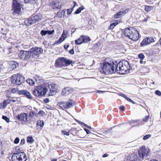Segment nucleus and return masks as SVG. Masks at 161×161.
<instances>
[{
	"mask_svg": "<svg viewBox=\"0 0 161 161\" xmlns=\"http://www.w3.org/2000/svg\"><path fill=\"white\" fill-rule=\"evenodd\" d=\"M31 56L34 58H36L37 55L41 54L43 53V50L41 48L36 47L30 49Z\"/></svg>",
	"mask_w": 161,
	"mask_h": 161,
	"instance_id": "nucleus-9",
	"label": "nucleus"
},
{
	"mask_svg": "<svg viewBox=\"0 0 161 161\" xmlns=\"http://www.w3.org/2000/svg\"><path fill=\"white\" fill-rule=\"evenodd\" d=\"M9 103L8 100L4 101L3 103L1 104L0 108H4L6 107L8 104Z\"/></svg>",
	"mask_w": 161,
	"mask_h": 161,
	"instance_id": "nucleus-27",
	"label": "nucleus"
},
{
	"mask_svg": "<svg viewBox=\"0 0 161 161\" xmlns=\"http://www.w3.org/2000/svg\"><path fill=\"white\" fill-rule=\"evenodd\" d=\"M127 159L130 161H141V160L140 156L137 154L133 153L127 157Z\"/></svg>",
	"mask_w": 161,
	"mask_h": 161,
	"instance_id": "nucleus-13",
	"label": "nucleus"
},
{
	"mask_svg": "<svg viewBox=\"0 0 161 161\" xmlns=\"http://www.w3.org/2000/svg\"><path fill=\"white\" fill-rule=\"evenodd\" d=\"M155 93L156 95L158 96H161V92L158 90L156 91L155 92Z\"/></svg>",
	"mask_w": 161,
	"mask_h": 161,
	"instance_id": "nucleus-48",
	"label": "nucleus"
},
{
	"mask_svg": "<svg viewBox=\"0 0 161 161\" xmlns=\"http://www.w3.org/2000/svg\"><path fill=\"white\" fill-rule=\"evenodd\" d=\"M73 3H74V6L75 7L76 6H77V3L75 2V1H73Z\"/></svg>",
	"mask_w": 161,
	"mask_h": 161,
	"instance_id": "nucleus-64",
	"label": "nucleus"
},
{
	"mask_svg": "<svg viewBox=\"0 0 161 161\" xmlns=\"http://www.w3.org/2000/svg\"><path fill=\"white\" fill-rule=\"evenodd\" d=\"M105 91H98L97 92L98 93H103L104 92H105Z\"/></svg>",
	"mask_w": 161,
	"mask_h": 161,
	"instance_id": "nucleus-61",
	"label": "nucleus"
},
{
	"mask_svg": "<svg viewBox=\"0 0 161 161\" xmlns=\"http://www.w3.org/2000/svg\"><path fill=\"white\" fill-rule=\"evenodd\" d=\"M82 40L83 39H82V37L81 36H80V37L78 39L75 40V43L76 44H80L82 43H83Z\"/></svg>",
	"mask_w": 161,
	"mask_h": 161,
	"instance_id": "nucleus-29",
	"label": "nucleus"
},
{
	"mask_svg": "<svg viewBox=\"0 0 161 161\" xmlns=\"http://www.w3.org/2000/svg\"><path fill=\"white\" fill-rule=\"evenodd\" d=\"M64 57H61L57 59L55 63V66L57 67H61L65 66Z\"/></svg>",
	"mask_w": 161,
	"mask_h": 161,
	"instance_id": "nucleus-14",
	"label": "nucleus"
},
{
	"mask_svg": "<svg viewBox=\"0 0 161 161\" xmlns=\"http://www.w3.org/2000/svg\"><path fill=\"white\" fill-rule=\"evenodd\" d=\"M72 89L69 87H66L63 89L61 92V94L62 95H67L72 92Z\"/></svg>",
	"mask_w": 161,
	"mask_h": 161,
	"instance_id": "nucleus-18",
	"label": "nucleus"
},
{
	"mask_svg": "<svg viewBox=\"0 0 161 161\" xmlns=\"http://www.w3.org/2000/svg\"><path fill=\"white\" fill-rule=\"evenodd\" d=\"M153 7L150 6H147L145 7V10L147 12H149L152 10Z\"/></svg>",
	"mask_w": 161,
	"mask_h": 161,
	"instance_id": "nucleus-36",
	"label": "nucleus"
},
{
	"mask_svg": "<svg viewBox=\"0 0 161 161\" xmlns=\"http://www.w3.org/2000/svg\"><path fill=\"white\" fill-rule=\"evenodd\" d=\"M25 3L33 4L36 3L37 0H24Z\"/></svg>",
	"mask_w": 161,
	"mask_h": 161,
	"instance_id": "nucleus-34",
	"label": "nucleus"
},
{
	"mask_svg": "<svg viewBox=\"0 0 161 161\" xmlns=\"http://www.w3.org/2000/svg\"><path fill=\"white\" fill-rule=\"evenodd\" d=\"M118 24V21L115 20L112 22V23L108 27V29L112 30L114 27Z\"/></svg>",
	"mask_w": 161,
	"mask_h": 161,
	"instance_id": "nucleus-26",
	"label": "nucleus"
},
{
	"mask_svg": "<svg viewBox=\"0 0 161 161\" xmlns=\"http://www.w3.org/2000/svg\"><path fill=\"white\" fill-rule=\"evenodd\" d=\"M120 12L121 13V14L122 15V16H123L125 14V13L124 12V11H121Z\"/></svg>",
	"mask_w": 161,
	"mask_h": 161,
	"instance_id": "nucleus-62",
	"label": "nucleus"
},
{
	"mask_svg": "<svg viewBox=\"0 0 161 161\" xmlns=\"http://www.w3.org/2000/svg\"><path fill=\"white\" fill-rule=\"evenodd\" d=\"M20 2V0H13L12 9L14 10V14H20L21 10Z\"/></svg>",
	"mask_w": 161,
	"mask_h": 161,
	"instance_id": "nucleus-7",
	"label": "nucleus"
},
{
	"mask_svg": "<svg viewBox=\"0 0 161 161\" xmlns=\"http://www.w3.org/2000/svg\"><path fill=\"white\" fill-rule=\"evenodd\" d=\"M138 153V155L142 160L146 158L149 156L150 150L148 148L142 146L140 148Z\"/></svg>",
	"mask_w": 161,
	"mask_h": 161,
	"instance_id": "nucleus-4",
	"label": "nucleus"
},
{
	"mask_svg": "<svg viewBox=\"0 0 161 161\" xmlns=\"http://www.w3.org/2000/svg\"><path fill=\"white\" fill-rule=\"evenodd\" d=\"M119 108L121 110L124 111H125V107L124 106H121Z\"/></svg>",
	"mask_w": 161,
	"mask_h": 161,
	"instance_id": "nucleus-57",
	"label": "nucleus"
},
{
	"mask_svg": "<svg viewBox=\"0 0 161 161\" xmlns=\"http://www.w3.org/2000/svg\"><path fill=\"white\" fill-rule=\"evenodd\" d=\"M125 99H126L128 101L130 102H133V101L130 98H128L127 97H126L125 98Z\"/></svg>",
	"mask_w": 161,
	"mask_h": 161,
	"instance_id": "nucleus-54",
	"label": "nucleus"
},
{
	"mask_svg": "<svg viewBox=\"0 0 161 161\" xmlns=\"http://www.w3.org/2000/svg\"><path fill=\"white\" fill-rule=\"evenodd\" d=\"M139 120H132L129 121V123L130 125H133L134 123H137L138 122H139Z\"/></svg>",
	"mask_w": 161,
	"mask_h": 161,
	"instance_id": "nucleus-42",
	"label": "nucleus"
},
{
	"mask_svg": "<svg viewBox=\"0 0 161 161\" xmlns=\"http://www.w3.org/2000/svg\"><path fill=\"white\" fill-rule=\"evenodd\" d=\"M32 17L35 23L40 20L42 18V15L40 14L34 15Z\"/></svg>",
	"mask_w": 161,
	"mask_h": 161,
	"instance_id": "nucleus-20",
	"label": "nucleus"
},
{
	"mask_svg": "<svg viewBox=\"0 0 161 161\" xmlns=\"http://www.w3.org/2000/svg\"><path fill=\"white\" fill-rule=\"evenodd\" d=\"M34 141V140L31 136H29L27 138V142L30 143H32Z\"/></svg>",
	"mask_w": 161,
	"mask_h": 161,
	"instance_id": "nucleus-32",
	"label": "nucleus"
},
{
	"mask_svg": "<svg viewBox=\"0 0 161 161\" xmlns=\"http://www.w3.org/2000/svg\"><path fill=\"white\" fill-rule=\"evenodd\" d=\"M64 65L65 64L67 65H69L71 64L73 62V61L72 60L69 59H67L64 57Z\"/></svg>",
	"mask_w": 161,
	"mask_h": 161,
	"instance_id": "nucleus-30",
	"label": "nucleus"
},
{
	"mask_svg": "<svg viewBox=\"0 0 161 161\" xmlns=\"http://www.w3.org/2000/svg\"><path fill=\"white\" fill-rule=\"evenodd\" d=\"M134 28L130 27L129 28L126 29L124 31V34L125 36L128 37L130 39V36L132 33H134L135 32L133 31Z\"/></svg>",
	"mask_w": 161,
	"mask_h": 161,
	"instance_id": "nucleus-17",
	"label": "nucleus"
},
{
	"mask_svg": "<svg viewBox=\"0 0 161 161\" xmlns=\"http://www.w3.org/2000/svg\"><path fill=\"white\" fill-rule=\"evenodd\" d=\"M37 125L40 126L41 127H43L44 125V122L43 120H38L36 123Z\"/></svg>",
	"mask_w": 161,
	"mask_h": 161,
	"instance_id": "nucleus-35",
	"label": "nucleus"
},
{
	"mask_svg": "<svg viewBox=\"0 0 161 161\" xmlns=\"http://www.w3.org/2000/svg\"><path fill=\"white\" fill-rule=\"evenodd\" d=\"M65 14V11L64 10H62L61 12H58L57 14V17H62V16L64 15Z\"/></svg>",
	"mask_w": 161,
	"mask_h": 161,
	"instance_id": "nucleus-31",
	"label": "nucleus"
},
{
	"mask_svg": "<svg viewBox=\"0 0 161 161\" xmlns=\"http://www.w3.org/2000/svg\"><path fill=\"white\" fill-rule=\"evenodd\" d=\"M9 64L10 65L9 69L11 70L15 69L18 65V63L14 61L10 62Z\"/></svg>",
	"mask_w": 161,
	"mask_h": 161,
	"instance_id": "nucleus-21",
	"label": "nucleus"
},
{
	"mask_svg": "<svg viewBox=\"0 0 161 161\" xmlns=\"http://www.w3.org/2000/svg\"><path fill=\"white\" fill-rule=\"evenodd\" d=\"M18 94L24 95L27 98L29 99H31L32 98V96L31 93L26 90H20L18 92Z\"/></svg>",
	"mask_w": 161,
	"mask_h": 161,
	"instance_id": "nucleus-16",
	"label": "nucleus"
},
{
	"mask_svg": "<svg viewBox=\"0 0 161 161\" xmlns=\"http://www.w3.org/2000/svg\"><path fill=\"white\" fill-rule=\"evenodd\" d=\"M27 82L31 85H33L34 84V81L32 79H28L27 80Z\"/></svg>",
	"mask_w": 161,
	"mask_h": 161,
	"instance_id": "nucleus-40",
	"label": "nucleus"
},
{
	"mask_svg": "<svg viewBox=\"0 0 161 161\" xmlns=\"http://www.w3.org/2000/svg\"><path fill=\"white\" fill-rule=\"evenodd\" d=\"M72 9H68L67 10V14H70L72 12Z\"/></svg>",
	"mask_w": 161,
	"mask_h": 161,
	"instance_id": "nucleus-51",
	"label": "nucleus"
},
{
	"mask_svg": "<svg viewBox=\"0 0 161 161\" xmlns=\"http://www.w3.org/2000/svg\"><path fill=\"white\" fill-rule=\"evenodd\" d=\"M65 39L63 38L61 36L59 38V39L56 42L55 44H59L62 42Z\"/></svg>",
	"mask_w": 161,
	"mask_h": 161,
	"instance_id": "nucleus-37",
	"label": "nucleus"
},
{
	"mask_svg": "<svg viewBox=\"0 0 161 161\" xmlns=\"http://www.w3.org/2000/svg\"><path fill=\"white\" fill-rule=\"evenodd\" d=\"M130 10L129 8H127L125 10H124V12L125 13V14H126Z\"/></svg>",
	"mask_w": 161,
	"mask_h": 161,
	"instance_id": "nucleus-56",
	"label": "nucleus"
},
{
	"mask_svg": "<svg viewBox=\"0 0 161 161\" xmlns=\"http://www.w3.org/2000/svg\"><path fill=\"white\" fill-rule=\"evenodd\" d=\"M50 5L53 9L56 8H61V5H59L58 2L55 3L53 2L51 3Z\"/></svg>",
	"mask_w": 161,
	"mask_h": 161,
	"instance_id": "nucleus-22",
	"label": "nucleus"
},
{
	"mask_svg": "<svg viewBox=\"0 0 161 161\" xmlns=\"http://www.w3.org/2000/svg\"><path fill=\"white\" fill-rule=\"evenodd\" d=\"M27 159V155L24 152L14 153L12 157V161H26Z\"/></svg>",
	"mask_w": 161,
	"mask_h": 161,
	"instance_id": "nucleus-5",
	"label": "nucleus"
},
{
	"mask_svg": "<svg viewBox=\"0 0 161 161\" xmlns=\"http://www.w3.org/2000/svg\"><path fill=\"white\" fill-rule=\"evenodd\" d=\"M74 53V51L73 49H71L69 51V53L71 54H73Z\"/></svg>",
	"mask_w": 161,
	"mask_h": 161,
	"instance_id": "nucleus-55",
	"label": "nucleus"
},
{
	"mask_svg": "<svg viewBox=\"0 0 161 161\" xmlns=\"http://www.w3.org/2000/svg\"><path fill=\"white\" fill-rule=\"evenodd\" d=\"M151 136V135L149 134L143 137L144 140H146Z\"/></svg>",
	"mask_w": 161,
	"mask_h": 161,
	"instance_id": "nucleus-44",
	"label": "nucleus"
},
{
	"mask_svg": "<svg viewBox=\"0 0 161 161\" xmlns=\"http://www.w3.org/2000/svg\"><path fill=\"white\" fill-rule=\"evenodd\" d=\"M25 24L27 25H30L35 24L34 20L31 16L25 21Z\"/></svg>",
	"mask_w": 161,
	"mask_h": 161,
	"instance_id": "nucleus-19",
	"label": "nucleus"
},
{
	"mask_svg": "<svg viewBox=\"0 0 161 161\" xmlns=\"http://www.w3.org/2000/svg\"><path fill=\"white\" fill-rule=\"evenodd\" d=\"M25 140L24 139H22L21 140V142H20V145H23L24 144H25Z\"/></svg>",
	"mask_w": 161,
	"mask_h": 161,
	"instance_id": "nucleus-52",
	"label": "nucleus"
},
{
	"mask_svg": "<svg viewBox=\"0 0 161 161\" xmlns=\"http://www.w3.org/2000/svg\"><path fill=\"white\" fill-rule=\"evenodd\" d=\"M154 42L155 41L153 37H147L143 40L140 44V46L142 47H143Z\"/></svg>",
	"mask_w": 161,
	"mask_h": 161,
	"instance_id": "nucleus-12",
	"label": "nucleus"
},
{
	"mask_svg": "<svg viewBox=\"0 0 161 161\" xmlns=\"http://www.w3.org/2000/svg\"><path fill=\"white\" fill-rule=\"evenodd\" d=\"M117 63L115 61L110 58L106 59L101 67L102 69L101 72L106 75L112 74L117 71L115 69Z\"/></svg>",
	"mask_w": 161,
	"mask_h": 161,
	"instance_id": "nucleus-1",
	"label": "nucleus"
},
{
	"mask_svg": "<svg viewBox=\"0 0 161 161\" xmlns=\"http://www.w3.org/2000/svg\"><path fill=\"white\" fill-rule=\"evenodd\" d=\"M47 85L50 90L49 96L54 95L58 92V86L56 84L51 83Z\"/></svg>",
	"mask_w": 161,
	"mask_h": 161,
	"instance_id": "nucleus-11",
	"label": "nucleus"
},
{
	"mask_svg": "<svg viewBox=\"0 0 161 161\" xmlns=\"http://www.w3.org/2000/svg\"><path fill=\"white\" fill-rule=\"evenodd\" d=\"M133 31H135L132 33L130 36V39L133 41H136L138 40L139 38V35L138 32L136 29L134 28Z\"/></svg>",
	"mask_w": 161,
	"mask_h": 161,
	"instance_id": "nucleus-15",
	"label": "nucleus"
},
{
	"mask_svg": "<svg viewBox=\"0 0 161 161\" xmlns=\"http://www.w3.org/2000/svg\"><path fill=\"white\" fill-rule=\"evenodd\" d=\"M61 36H62L63 38H64V39H65L66 37V34L65 33L64 31H63V32Z\"/></svg>",
	"mask_w": 161,
	"mask_h": 161,
	"instance_id": "nucleus-49",
	"label": "nucleus"
},
{
	"mask_svg": "<svg viewBox=\"0 0 161 161\" xmlns=\"http://www.w3.org/2000/svg\"><path fill=\"white\" fill-rule=\"evenodd\" d=\"M33 111H31V112L29 114V117H31V118H32V117H33L34 115H33Z\"/></svg>",
	"mask_w": 161,
	"mask_h": 161,
	"instance_id": "nucleus-50",
	"label": "nucleus"
},
{
	"mask_svg": "<svg viewBox=\"0 0 161 161\" xmlns=\"http://www.w3.org/2000/svg\"><path fill=\"white\" fill-rule=\"evenodd\" d=\"M108 156V154L107 153L104 154L103 155L102 157L103 158H105L106 157H107Z\"/></svg>",
	"mask_w": 161,
	"mask_h": 161,
	"instance_id": "nucleus-59",
	"label": "nucleus"
},
{
	"mask_svg": "<svg viewBox=\"0 0 161 161\" xmlns=\"http://www.w3.org/2000/svg\"><path fill=\"white\" fill-rule=\"evenodd\" d=\"M117 72L120 74H123L130 69L129 62L126 60L119 62L117 64L116 67Z\"/></svg>",
	"mask_w": 161,
	"mask_h": 161,
	"instance_id": "nucleus-2",
	"label": "nucleus"
},
{
	"mask_svg": "<svg viewBox=\"0 0 161 161\" xmlns=\"http://www.w3.org/2000/svg\"><path fill=\"white\" fill-rule=\"evenodd\" d=\"M84 130L86 131L87 134H90L91 133V132L89 130L86 128H85L84 129Z\"/></svg>",
	"mask_w": 161,
	"mask_h": 161,
	"instance_id": "nucleus-53",
	"label": "nucleus"
},
{
	"mask_svg": "<svg viewBox=\"0 0 161 161\" xmlns=\"http://www.w3.org/2000/svg\"><path fill=\"white\" fill-rule=\"evenodd\" d=\"M149 119V116L147 115L143 119V120L145 122H147Z\"/></svg>",
	"mask_w": 161,
	"mask_h": 161,
	"instance_id": "nucleus-47",
	"label": "nucleus"
},
{
	"mask_svg": "<svg viewBox=\"0 0 161 161\" xmlns=\"http://www.w3.org/2000/svg\"><path fill=\"white\" fill-rule=\"evenodd\" d=\"M67 108H71L74 104V102L72 100L69 99L67 101L65 102Z\"/></svg>",
	"mask_w": 161,
	"mask_h": 161,
	"instance_id": "nucleus-24",
	"label": "nucleus"
},
{
	"mask_svg": "<svg viewBox=\"0 0 161 161\" xmlns=\"http://www.w3.org/2000/svg\"><path fill=\"white\" fill-rule=\"evenodd\" d=\"M121 16H122V15L121 14V13L120 11H119L114 15V17L115 18H117L120 17Z\"/></svg>",
	"mask_w": 161,
	"mask_h": 161,
	"instance_id": "nucleus-39",
	"label": "nucleus"
},
{
	"mask_svg": "<svg viewBox=\"0 0 161 161\" xmlns=\"http://www.w3.org/2000/svg\"><path fill=\"white\" fill-rule=\"evenodd\" d=\"M54 31L53 30L52 31H44L42 30L41 31V34L42 36H45L46 34H48V35H50L52 34L53 32H54Z\"/></svg>",
	"mask_w": 161,
	"mask_h": 161,
	"instance_id": "nucleus-23",
	"label": "nucleus"
},
{
	"mask_svg": "<svg viewBox=\"0 0 161 161\" xmlns=\"http://www.w3.org/2000/svg\"><path fill=\"white\" fill-rule=\"evenodd\" d=\"M62 133L64 135H66L67 136H69V131H65L62 130Z\"/></svg>",
	"mask_w": 161,
	"mask_h": 161,
	"instance_id": "nucleus-45",
	"label": "nucleus"
},
{
	"mask_svg": "<svg viewBox=\"0 0 161 161\" xmlns=\"http://www.w3.org/2000/svg\"><path fill=\"white\" fill-rule=\"evenodd\" d=\"M47 84H45L36 86L32 91L33 94L37 97L44 95L47 91Z\"/></svg>",
	"mask_w": 161,
	"mask_h": 161,
	"instance_id": "nucleus-3",
	"label": "nucleus"
},
{
	"mask_svg": "<svg viewBox=\"0 0 161 161\" xmlns=\"http://www.w3.org/2000/svg\"><path fill=\"white\" fill-rule=\"evenodd\" d=\"M84 8L83 6L79 7L75 11V13L76 14H79L82 10H83Z\"/></svg>",
	"mask_w": 161,
	"mask_h": 161,
	"instance_id": "nucleus-33",
	"label": "nucleus"
},
{
	"mask_svg": "<svg viewBox=\"0 0 161 161\" xmlns=\"http://www.w3.org/2000/svg\"><path fill=\"white\" fill-rule=\"evenodd\" d=\"M18 56L21 59L26 60L30 58L31 56V53L30 51L21 50L19 53Z\"/></svg>",
	"mask_w": 161,
	"mask_h": 161,
	"instance_id": "nucleus-10",
	"label": "nucleus"
},
{
	"mask_svg": "<svg viewBox=\"0 0 161 161\" xmlns=\"http://www.w3.org/2000/svg\"><path fill=\"white\" fill-rule=\"evenodd\" d=\"M138 57L139 58H140L141 60H143L144 58V56L143 54L141 53L138 54Z\"/></svg>",
	"mask_w": 161,
	"mask_h": 161,
	"instance_id": "nucleus-43",
	"label": "nucleus"
},
{
	"mask_svg": "<svg viewBox=\"0 0 161 161\" xmlns=\"http://www.w3.org/2000/svg\"><path fill=\"white\" fill-rule=\"evenodd\" d=\"M18 90L17 88H13L11 90V92L12 93H17L18 94V92L19 91Z\"/></svg>",
	"mask_w": 161,
	"mask_h": 161,
	"instance_id": "nucleus-38",
	"label": "nucleus"
},
{
	"mask_svg": "<svg viewBox=\"0 0 161 161\" xmlns=\"http://www.w3.org/2000/svg\"><path fill=\"white\" fill-rule=\"evenodd\" d=\"M83 43H86L90 41L91 39L89 37L87 36H81Z\"/></svg>",
	"mask_w": 161,
	"mask_h": 161,
	"instance_id": "nucleus-28",
	"label": "nucleus"
},
{
	"mask_svg": "<svg viewBox=\"0 0 161 161\" xmlns=\"http://www.w3.org/2000/svg\"><path fill=\"white\" fill-rule=\"evenodd\" d=\"M44 114V112L42 111H40L38 113V114H42V115L43 114Z\"/></svg>",
	"mask_w": 161,
	"mask_h": 161,
	"instance_id": "nucleus-58",
	"label": "nucleus"
},
{
	"mask_svg": "<svg viewBox=\"0 0 161 161\" xmlns=\"http://www.w3.org/2000/svg\"><path fill=\"white\" fill-rule=\"evenodd\" d=\"M2 118L3 119L5 120V121L7 123H9L10 121L9 119L5 116H3L2 117Z\"/></svg>",
	"mask_w": 161,
	"mask_h": 161,
	"instance_id": "nucleus-41",
	"label": "nucleus"
},
{
	"mask_svg": "<svg viewBox=\"0 0 161 161\" xmlns=\"http://www.w3.org/2000/svg\"><path fill=\"white\" fill-rule=\"evenodd\" d=\"M58 105L62 109L67 108L65 102L60 101L58 102Z\"/></svg>",
	"mask_w": 161,
	"mask_h": 161,
	"instance_id": "nucleus-25",
	"label": "nucleus"
},
{
	"mask_svg": "<svg viewBox=\"0 0 161 161\" xmlns=\"http://www.w3.org/2000/svg\"><path fill=\"white\" fill-rule=\"evenodd\" d=\"M119 95L121 96V97H123L125 98V97H126V96L124 94L122 93H119Z\"/></svg>",
	"mask_w": 161,
	"mask_h": 161,
	"instance_id": "nucleus-60",
	"label": "nucleus"
},
{
	"mask_svg": "<svg viewBox=\"0 0 161 161\" xmlns=\"http://www.w3.org/2000/svg\"><path fill=\"white\" fill-rule=\"evenodd\" d=\"M19 138L17 137L16 138L14 141V143L15 144H17L19 143Z\"/></svg>",
	"mask_w": 161,
	"mask_h": 161,
	"instance_id": "nucleus-46",
	"label": "nucleus"
},
{
	"mask_svg": "<svg viewBox=\"0 0 161 161\" xmlns=\"http://www.w3.org/2000/svg\"><path fill=\"white\" fill-rule=\"evenodd\" d=\"M11 79L12 82L16 85H20L24 81V77L19 74L13 75Z\"/></svg>",
	"mask_w": 161,
	"mask_h": 161,
	"instance_id": "nucleus-6",
	"label": "nucleus"
},
{
	"mask_svg": "<svg viewBox=\"0 0 161 161\" xmlns=\"http://www.w3.org/2000/svg\"><path fill=\"white\" fill-rule=\"evenodd\" d=\"M16 118L23 125L27 124L29 121L28 115L27 113H23L16 116Z\"/></svg>",
	"mask_w": 161,
	"mask_h": 161,
	"instance_id": "nucleus-8",
	"label": "nucleus"
},
{
	"mask_svg": "<svg viewBox=\"0 0 161 161\" xmlns=\"http://www.w3.org/2000/svg\"><path fill=\"white\" fill-rule=\"evenodd\" d=\"M69 47V45H64V48L65 49H66L67 48H68Z\"/></svg>",
	"mask_w": 161,
	"mask_h": 161,
	"instance_id": "nucleus-63",
	"label": "nucleus"
}]
</instances>
